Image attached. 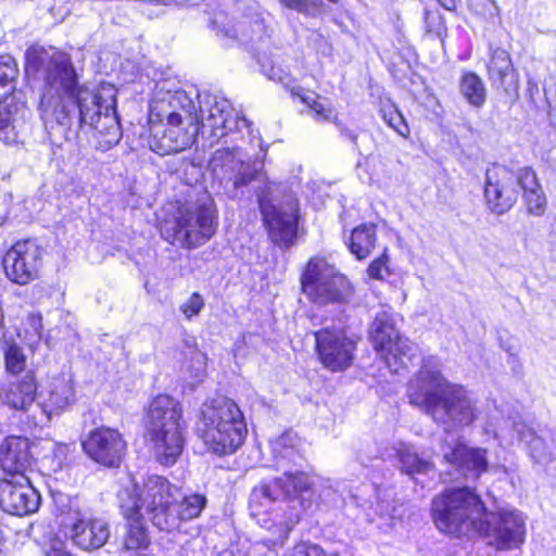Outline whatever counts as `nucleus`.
Wrapping results in <instances>:
<instances>
[{
	"label": "nucleus",
	"instance_id": "obj_1",
	"mask_svg": "<svg viewBox=\"0 0 556 556\" xmlns=\"http://www.w3.org/2000/svg\"><path fill=\"white\" fill-rule=\"evenodd\" d=\"M25 72L42 80L38 110L45 124L71 126L77 117L80 127L88 125L96 131L102 150L121 141L116 90L112 85L102 84L97 89L79 85L70 55L53 47L29 48Z\"/></svg>",
	"mask_w": 556,
	"mask_h": 556
},
{
	"label": "nucleus",
	"instance_id": "obj_2",
	"mask_svg": "<svg viewBox=\"0 0 556 556\" xmlns=\"http://www.w3.org/2000/svg\"><path fill=\"white\" fill-rule=\"evenodd\" d=\"M409 403L419 407L445 431L471 426L479 417L478 401L465 387L441 374L440 361L429 356L407 388Z\"/></svg>",
	"mask_w": 556,
	"mask_h": 556
},
{
	"label": "nucleus",
	"instance_id": "obj_3",
	"mask_svg": "<svg viewBox=\"0 0 556 556\" xmlns=\"http://www.w3.org/2000/svg\"><path fill=\"white\" fill-rule=\"evenodd\" d=\"M283 470V476L277 478V485H280V491L288 502L279 504L273 511V518L258 519L261 526L273 533V538L265 540L264 543H271L274 546H282L304 511L312 507L315 488L321 481L320 478L299 469Z\"/></svg>",
	"mask_w": 556,
	"mask_h": 556
},
{
	"label": "nucleus",
	"instance_id": "obj_4",
	"mask_svg": "<svg viewBox=\"0 0 556 556\" xmlns=\"http://www.w3.org/2000/svg\"><path fill=\"white\" fill-rule=\"evenodd\" d=\"M186 429L177 400L166 394L152 400L147 414V435L153 456L162 466L170 467L181 456Z\"/></svg>",
	"mask_w": 556,
	"mask_h": 556
},
{
	"label": "nucleus",
	"instance_id": "obj_5",
	"mask_svg": "<svg viewBox=\"0 0 556 556\" xmlns=\"http://www.w3.org/2000/svg\"><path fill=\"white\" fill-rule=\"evenodd\" d=\"M195 433L210 452L222 456L233 453L242 445L247 425L232 400L217 397L203 403Z\"/></svg>",
	"mask_w": 556,
	"mask_h": 556
},
{
	"label": "nucleus",
	"instance_id": "obj_6",
	"mask_svg": "<svg viewBox=\"0 0 556 556\" xmlns=\"http://www.w3.org/2000/svg\"><path fill=\"white\" fill-rule=\"evenodd\" d=\"M217 214L214 200L206 192L177 207L176 213L161 224V235L173 245L194 249L216 231Z\"/></svg>",
	"mask_w": 556,
	"mask_h": 556
},
{
	"label": "nucleus",
	"instance_id": "obj_7",
	"mask_svg": "<svg viewBox=\"0 0 556 556\" xmlns=\"http://www.w3.org/2000/svg\"><path fill=\"white\" fill-rule=\"evenodd\" d=\"M431 509L438 529L456 536L476 533L486 514L480 496L468 486L445 490L432 500Z\"/></svg>",
	"mask_w": 556,
	"mask_h": 556
},
{
	"label": "nucleus",
	"instance_id": "obj_8",
	"mask_svg": "<svg viewBox=\"0 0 556 556\" xmlns=\"http://www.w3.org/2000/svg\"><path fill=\"white\" fill-rule=\"evenodd\" d=\"M301 285L306 296L318 305L344 304L353 295V287L348 278L323 257L309 260Z\"/></svg>",
	"mask_w": 556,
	"mask_h": 556
},
{
	"label": "nucleus",
	"instance_id": "obj_9",
	"mask_svg": "<svg viewBox=\"0 0 556 556\" xmlns=\"http://www.w3.org/2000/svg\"><path fill=\"white\" fill-rule=\"evenodd\" d=\"M210 168L214 181H217L229 197H237L239 189L253 180L263 181V163L248 160L239 147L217 149L211 156Z\"/></svg>",
	"mask_w": 556,
	"mask_h": 556
},
{
	"label": "nucleus",
	"instance_id": "obj_10",
	"mask_svg": "<svg viewBox=\"0 0 556 556\" xmlns=\"http://www.w3.org/2000/svg\"><path fill=\"white\" fill-rule=\"evenodd\" d=\"M369 338L374 349L384 359L393 374H400L418 358V348L407 338L401 337L395 328L392 314L382 309L375 315Z\"/></svg>",
	"mask_w": 556,
	"mask_h": 556
},
{
	"label": "nucleus",
	"instance_id": "obj_11",
	"mask_svg": "<svg viewBox=\"0 0 556 556\" xmlns=\"http://www.w3.org/2000/svg\"><path fill=\"white\" fill-rule=\"evenodd\" d=\"M276 187V184L266 181L257 187L256 197L269 237L274 242L288 247L296 236L298 202L288 194L279 205L273 204L270 195Z\"/></svg>",
	"mask_w": 556,
	"mask_h": 556
},
{
	"label": "nucleus",
	"instance_id": "obj_12",
	"mask_svg": "<svg viewBox=\"0 0 556 556\" xmlns=\"http://www.w3.org/2000/svg\"><path fill=\"white\" fill-rule=\"evenodd\" d=\"M200 117L202 132H208L216 139L227 136L232 127L238 131L245 129L251 143H257L265 156L266 151L262 147V139L254 134L250 121L235 112L229 100L212 94L205 96L200 105Z\"/></svg>",
	"mask_w": 556,
	"mask_h": 556
},
{
	"label": "nucleus",
	"instance_id": "obj_13",
	"mask_svg": "<svg viewBox=\"0 0 556 556\" xmlns=\"http://www.w3.org/2000/svg\"><path fill=\"white\" fill-rule=\"evenodd\" d=\"M137 494L140 509L144 508L154 527L162 531L176 530V517L170 515L172 507L179 493V489L161 476H149Z\"/></svg>",
	"mask_w": 556,
	"mask_h": 556
},
{
	"label": "nucleus",
	"instance_id": "obj_14",
	"mask_svg": "<svg viewBox=\"0 0 556 556\" xmlns=\"http://www.w3.org/2000/svg\"><path fill=\"white\" fill-rule=\"evenodd\" d=\"M476 534L486 538L490 545L501 551L519 548L526 539L525 517L518 510H486Z\"/></svg>",
	"mask_w": 556,
	"mask_h": 556
},
{
	"label": "nucleus",
	"instance_id": "obj_15",
	"mask_svg": "<svg viewBox=\"0 0 556 556\" xmlns=\"http://www.w3.org/2000/svg\"><path fill=\"white\" fill-rule=\"evenodd\" d=\"M121 511L126 519V532L123 538V551L146 549L150 545L148 528L140 513L137 484L132 477L122 485L117 493Z\"/></svg>",
	"mask_w": 556,
	"mask_h": 556
},
{
	"label": "nucleus",
	"instance_id": "obj_16",
	"mask_svg": "<svg viewBox=\"0 0 556 556\" xmlns=\"http://www.w3.org/2000/svg\"><path fill=\"white\" fill-rule=\"evenodd\" d=\"M45 250L31 239L15 242L4 254L5 276L14 283L25 286L39 277Z\"/></svg>",
	"mask_w": 556,
	"mask_h": 556
},
{
	"label": "nucleus",
	"instance_id": "obj_17",
	"mask_svg": "<svg viewBox=\"0 0 556 556\" xmlns=\"http://www.w3.org/2000/svg\"><path fill=\"white\" fill-rule=\"evenodd\" d=\"M167 124L162 134L155 131L150 140L151 150L160 155L178 153L191 147L199 134V119L197 116L181 113L167 114Z\"/></svg>",
	"mask_w": 556,
	"mask_h": 556
},
{
	"label": "nucleus",
	"instance_id": "obj_18",
	"mask_svg": "<svg viewBox=\"0 0 556 556\" xmlns=\"http://www.w3.org/2000/svg\"><path fill=\"white\" fill-rule=\"evenodd\" d=\"M315 341L317 355L329 370L341 371L352 365L356 343L344 331L324 328L315 332Z\"/></svg>",
	"mask_w": 556,
	"mask_h": 556
},
{
	"label": "nucleus",
	"instance_id": "obj_19",
	"mask_svg": "<svg viewBox=\"0 0 556 556\" xmlns=\"http://www.w3.org/2000/svg\"><path fill=\"white\" fill-rule=\"evenodd\" d=\"M484 198L492 213L503 215L508 212L518 199L515 173L506 167L488 169Z\"/></svg>",
	"mask_w": 556,
	"mask_h": 556
},
{
	"label": "nucleus",
	"instance_id": "obj_20",
	"mask_svg": "<svg viewBox=\"0 0 556 556\" xmlns=\"http://www.w3.org/2000/svg\"><path fill=\"white\" fill-rule=\"evenodd\" d=\"M83 448L96 463L118 467L126 452V442L117 430L101 427L89 433Z\"/></svg>",
	"mask_w": 556,
	"mask_h": 556
},
{
	"label": "nucleus",
	"instance_id": "obj_21",
	"mask_svg": "<svg viewBox=\"0 0 556 556\" xmlns=\"http://www.w3.org/2000/svg\"><path fill=\"white\" fill-rule=\"evenodd\" d=\"M40 495L30 477L0 480V507L11 515L26 516L38 510Z\"/></svg>",
	"mask_w": 556,
	"mask_h": 556
},
{
	"label": "nucleus",
	"instance_id": "obj_22",
	"mask_svg": "<svg viewBox=\"0 0 556 556\" xmlns=\"http://www.w3.org/2000/svg\"><path fill=\"white\" fill-rule=\"evenodd\" d=\"M441 453L443 459L465 478L476 479L488 468L486 450L470 447L456 438H446Z\"/></svg>",
	"mask_w": 556,
	"mask_h": 556
},
{
	"label": "nucleus",
	"instance_id": "obj_23",
	"mask_svg": "<svg viewBox=\"0 0 556 556\" xmlns=\"http://www.w3.org/2000/svg\"><path fill=\"white\" fill-rule=\"evenodd\" d=\"M111 536L110 523L104 518L87 517L80 509L75 510V520L70 527V539L84 551L102 547Z\"/></svg>",
	"mask_w": 556,
	"mask_h": 556
},
{
	"label": "nucleus",
	"instance_id": "obj_24",
	"mask_svg": "<svg viewBox=\"0 0 556 556\" xmlns=\"http://www.w3.org/2000/svg\"><path fill=\"white\" fill-rule=\"evenodd\" d=\"M30 442L23 437L11 435L0 444V466L11 478H28L34 457Z\"/></svg>",
	"mask_w": 556,
	"mask_h": 556
},
{
	"label": "nucleus",
	"instance_id": "obj_25",
	"mask_svg": "<svg viewBox=\"0 0 556 556\" xmlns=\"http://www.w3.org/2000/svg\"><path fill=\"white\" fill-rule=\"evenodd\" d=\"M488 76L493 88L502 90L509 98L518 97L519 76L506 50L491 48Z\"/></svg>",
	"mask_w": 556,
	"mask_h": 556
},
{
	"label": "nucleus",
	"instance_id": "obj_26",
	"mask_svg": "<svg viewBox=\"0 0 556 556\" xmlns=\"http://www.w3.org/2000/svg\"><path fill=\"white\" fill-rule=\"evenodd\" d=\"M43 410L48 415L60 414L76 402V391L71 374L51 377L45 387Z\"/></svg>",
	"mask_w": 556,
	"mask_h": 556
},
{
	"label": "nucleus",
	"instance_id": "obj_27",
	"mask_svg": "<svg viewBox=\"0 0 556 556\" xmlns=\"http://www.w3.org/2000/svg\"><path fill=\"white\" fill-rule=\"evenodd\" d=\"M227 20L223 14L215 15L212 25L218 36H224L230 39H239L242 43H250L261 41L266 35V27L264 21L256 16L254 20H244L237 26L225 23Z\"/></svg>",
	"mask_w": 556,
	"mask_h": 556
},
{
	"label": "nucleus",
	"instance_id": "obj_28",
	"mask_svg": "<svg viewBox=\"0 0 556 556\" xmlns=\"http://www.w3.org/2000/svg\"><path fill=\"white\" fill-rule=\"evenodd\" d=\"M28 114L22 102L0 105V140L5 144L17 143L26 129Z\"/></svg>",
	"mask_w": 556,
	"mask_h": 556
},
{
	"label": "nucleus",
	"instance_id": "obj_29",
	"mask_svg": "<svg viewBox=\"0 0 556 556\" xmlns=\"http://www.w3.org/2000/svg\"><path fill=\"white\" fill-rule=\"evenodd\" d=\"M37 382L35 375L28 371L22 379L1 388L0 399L12 409L27 410L36 400Z\"/></svg>",
	"mask_w": 556,
	"mask_h": 556
},
{
	"label": "nucleus",
	"instance_id": "obj_30",
	"mask_svg": "<svg viewBox=\"0 0 556 556\" xmlns=\"http://www.w3.org/2000/svg\"><path fill=\"white\" fill-rule=\"evenodd\" d=\"M150 110L162 121L167 119V114L172 113L193 116L195 105L186 91L175 90L173 92L167 91L162 98L154 100Z\"/></svg>",
	"mask_w": 556,
	"mask_h": 556
},
{
	"label": "nucleus",
	"instance_id": "obj_31",
	"mask_svg": "<svg viewBox=\"0 0 556 556\" xmlns=\"http://www.w3.org/2000/svg\"><path fill=\"white\" fill-rule=\"evenodd\" d=\"M513 428L517 437L528 444L529 454L536 464L547 465L554 462V451L551 444L544 439L545 437L538 435L522 421H514Z\"/></svg>",
	"mask_w": 556,
	"mask_h": 556
},
{
	"label": "nucleus",
	"instance_id": "obj_32",
	"mask_svg": "<svg viewBox=\"0 0 556 556\" xmlns=\"http://www.w3.org/2000/svg\"><path fill=\"white\" fill-rule=\"evenodd\" d=\"M273 454L277 460V466L285 469L288 463L294 466H301L303 455L300 451L301 440L296 433L286 431L277 439L270 442Z\"/></svg>",
	"mask_w": 556,
	"mask_h": 556
},
{
	"label": "nucleus",
	"instance_id": "obj_33",
	"mask_svg": "<svg viewBox=\"0 0 556 556\" xmlns=\"http://www.w3.org/2000/svg\"><path fill=\"white\" fill-rule=\"evenodd\" d=\"M394 450L401 465V470L405 475L412 477L414 475H426L434 468L432 462L419 457L414 447L409 444L399 442L394 446Z\"/></svg>",
	"mask_w": 556,
	"mask_h": 556
},
{
	"label": "nucleus",
	"instance_id": "obj_34",
	"mask_svg": "<svg viewBox=\"0 0 556 556\" xmlns=\"http://www.w3.org/2000/svg\"><path fill=\"white\" fill-rule=\"evenodd\" d=\"M277 484V479H275L270 483L263 482L253 488L249 500L253 515L260 516L266 513L267 509L278 501L279 496H283V493L280 491V485Z\"/></svg>",
	"mask_w": 556,
	"mask_h": 556
},
{
	"label": "nucleus",
	"instance_id": "obj_35",
	"mask_svg": "<svg viewBox=\"0 0 556 556\" xmlns=\"http://www.w3.org/2000/svg\"><path fill=\"white\" fill-rule=\"evenodd\" d=\"M206 504L207 498L200 493L186 495L180 502L176 498L170 510V515H174L177 519L176 530L180 527L182 521H189L198 518Z\"/></svg>",
	"mask_w": 556,
	"mask_h": 556
},
{
	"label": "nucleus",
	"instance_id": "obj_36",
	"mask_svg": "<svg viewBox=\"0 0 556 556\" xmlns=\"http://www.w3.org/2000/svg\"><path fill=\"white\" fill-rule=\"evenodd\" d=\"M376 240V226L372 224H363L354 228L351 232L349 249L358 260H363L371 253Z\"/></svg>",
	"mask_w": 556,
	"mask_h": 556
},
{
	"label": "nucleus",
	"instance_id": "obj_37",
	"mask_svg": "<svg viewBox=\"0 0 556 556\" xmlns=\"http://www.w3.org/2000/svg\"><path fill=\"white\" fill-rule=\"evenodd\" d=\"M363 493L374 492L375 501H366L362 505L368 504L370 510L367 516L369 521H374L375 517L387 518L391 517L393 513V500L389 490L377 488L374 484L363 485Z\"/></svg>",
	"mask_w": 556,
	"mask_h": 556
},
{
	"label": "nucleus",
	"instance_id": "obj_38",
	"mask_svg": "<svg viewBox=\"0 0 556 556\" xmlns=\"http://www.w3.org/2000/svg\"><path fill=\"white\" fill-rule=\"evenodd\" d=\"M460 94L467 102L476 108H481L486 100V89L482 79L475 73L463 75L459 84Z\"/></svg>",
	"mask_w": 556,
	"mask_h": 556
},
{
	"label": "nucleus",
	"instance_id": "obj_39",
	"mask_svg": "<svg viewBox=\"0 0 556 556\" xmlns=\"http://www.w3.org/2000/svg\"><path fill=\"white\" fill-rule=\"evenodd\" d=\"M206 361V355L201 351H193V354L185 357L181 371L184 379L191 388L197 387L205 378Z\"/></svg>",
	"mask_w": 556,
	"mask_h": 556
},
{
	"label": "nucleus",
	"instance_id": "obj_40",
	"mask_svg": "<svg viewBox=\"0 0 556 556\" xmlns=\"http://www.w3.org/2000/svg\"><path fill=\"white\" fill-rule=\"evenodd\" d=\"M5 368L11 374H20L26 367V355L16 343L8 345L4 352Z\"/></svg>",
	"mask_w": 556,
	"mask_h": 556
},
{
	"label": "nucleus",
	"instance_id": "obj_41",
	"mask_svg": "<svg viewBox=\"0 0 556 556\" xmlns=\"http://www.w3.org/2000/svg\"><path fill=\"white\" fill-rule=\"evenodd\" d=\"M68 446L65 444H56L51 455L43 458V467L50 472L56 473L62 470L67 459Z\"/></svg>",
	"mask_w": 556,
	"mask_h": 556
},
{
	"label": "nucleus",
	"instance_id": "obj_42",
	"mask_svg": "<svg viewBox=\"0 0 556 556\" xmlns=\"http://www.w3.org/2000/svg\"><path fill=\"white\" fill-rule=\"evenodd\" d=\"M16 73L15 66H11L8 63L0 64V101L8 99L14 91Z\"/></svg>",
	"mask_w": 556,
	"mask_h": 556
},
{
	"label": "nucleus",
	"instance_id": "obj_43",
	"mask_svg": "<svg viewBox=\"0 0 556 556\" xmlns=\"http://www.w3.org/2000/svg\"><path fill=\"white\" fill-rule=\"evenodd\" d=\"M527 210L530 214L541 216L545 212L546 198L543 193L542 188L533 190L523 194Z\"/></svg>",
	"mask_w": 556,
	"mask_h": 556
},
{
	"label": "nucleus",
	"instance_id": "obj_44",
	"mask_svg": "<svg viewBox=\"0 0 556 556\" xmlns=\"http://www.w3.org/2000/svg\"><path fill=\"white\" fill-rule=\"evenodd\" d=\"M516 187L519 186L522 189L523 194L533 190H538L541 188L539 184L536 174L530 167H523L519 169L516 174Z\"/></svg>",
	"mask_w": 556,
	"mask_h": 556
},
{
	"label": "nucleus",
	"instance_id": "obj_45",
	"mask_svg": "<svg viewBox=\"0 0 556 556\" xmlns=\"http://www.w3.org/2000/svg\"><path fill=\"white\" fill-rule=\"evenodd\" d=\"M383 119L388 125L393 128L399 135L407 137L409 134L408 126L403 115L396 109L383 111Z\"/></svg>",
	"mask_w": 556,
	"mask_h": 556
},
{
	"label": "nucleus",
	"instance_id": "obj_46",
	"mask_svg": "<svg viewBox=\"0 0 556 556\" xmlns=\"http://www.w3.org/2000/svg\"><path fill=\"white\" fill-rule=\"evenodd\" d=\"M203 306L204 301L202 296L198 292H194L186 302L180 305V311L186 316V318L190 319L193 316L199 315Z\"/></svg>",
	"mask_w": 556,
	"mask_h": 556
},
{
	"label": "nucleus",
	"instance_id": "obj_47",
	"mask_svg": "<svg viewBox=\"0 0 556 556\" xmlns=\"http://www.w3.org/2000/svg\"><path fill=\"white\" fill-rule=\"evenodd\" d=\"M54 505L61 515H73V521L75 520V510L79 508L73 506V502L67 495L54 496Z\"/></svg>",
	"mask_w": 556,
	"mask_h": 556
},
{
	"label": "nucleus",
	"instance_id": "obj_48",
	"mask_svg": "<svg viewBox=\"0 0 556 556\" xmlns=\"http://www.w3.org/2000/svg\"><path fill=\"white\" fill-rule=\"evenodd\" d=\"M367 273L370 278L374 279H383L384 275L383 273L388 274V268L386 266V258L384 257H378L374 260L370 265L367 268Z\"/></svg>",
	"mask_w": 556,
	"mask_h": 556
},
{
	"label": "nucleus",
	"instance_id": "obj_49",
	"mask_svg": "<svg viewBox=\"0 0 556 556\" xmlns=\"http://www.w3.org/2000/svg\"><path fill=\"white\" fill-rule=\"evenodd\" d=\"M311 110L315 118L319 121H327L332 114L330 108L325 102L320 101L319 97L313 101Z\"/></svg>",
	"mask_w": 556,
	"mask_h": 556
},
{
	"label": "nucleus",
	"instance_id": "obj_50",
	"mask_svg": "<svg viewBox=\"0 0 556 556\" xmlns=\"http://www.w3.org/2000/svg\"><path fill=\"white\" fill-rule=\"evenodd\" d=\"M293 556H328L319 546L301 544L295 546Z\"/></svg>",
	"mask_w": 556,
	"mask_h": 556
},
{
	"label": "nucleus",
	"instance_id": "obj_51",
	"mask_svg": "<svg viewBox=\"0 0 556 556\" xmlns=\"http://www.w3.org/2000/svg\"><path fill=\"white\" fill-rule=\"evenodd\" d=\"M287 9L294 10L302 14H308L307 0H278Z\"/></svg>",
	"mask_w": 556,
	"mask_h": 556
},
{
	"label": "nucleus",
	"instance_id": "obj_52",
	"mask_svg": "<svg viewBox=\"0 0 556 556\" xmlns=\"http://www.w3.org/2000/svg\"><path fill=\"white\" fill-rule=\"evenodd\" d=\"M28 326L30 327V331L38 339L41 338L42 333V317L39 314H30L27 318Z\"/></svg>",
	"mask_w": 556,
	"mask_h": 556
},
{
	"label": "nucleus",
	"instance_id": "obj_53",
	"mask_svg": "<svg viewBox=\"0 0 556 556\" xmlns=\"http://www.w3.org/2000/svg\"><path fill=\"white\" fill-rule=\"evenodd\" d=\"M193 351H200L198 349V343H197L195 338L190 337V336L186 337L184 339V355H185V357H188L191 354H193Z\"/></svg>",
	"mask_w": 556,
	"mask_h": 556
},
{
	"label": "nucleus",
	"instance_id": "obj_54",
	"mask_svg": "<svg viewBox=\"0 0 556 556\" xmlns=\"http://www.w3.org/2000/svg\"><path fill=\"white\" fill-rule=\"evenodd\" d=\"M435 21L440 22L441 17L439 15L434 14V13L429 12V11H427L425 13V23L427 24V27H428L429 31H432V30L439 31V29H434V26H433Z\"/></svg>",
	"mask_w": 556,
	"mask_h": 556
},
{
	"label": "nucleus",
	"instance_id": "obj_55",
	"mask_svg": "<svg viewBox=\"0 0 556 556\" xmlns=\"http://www.w3.org/2000/svg\"><path fill=\"white\" fill-rule=\"evenodd\" d=\"M545 96L549 108V116L556 126V94L554 97H551L546 91Z\"/></svg>",
	"mask_w": 556,
	"mask_h": 556
},
{
	"label": "nucleus",
	"instance_id": "obj_56",
	"mask_svg": "<svg viewBox=\"0 0 556 556\" xmlns=\"http://www.w3.org/2000/svg\"><path fill=\"white\" fill-rule=\"evenodd\" d=\"M317 98H318V96L312 92V93L305 94L302 98V100L311 109L313 101L316 100Z\"/></svg>",
	"mask_w": 556,
	"mask_h": 556
},
{
	"label": "nucleus",
	"instance_id": "obj_57",
	"mask_svg": "<svg viewBox=\"0 0 556 556\" xmlns=\"http://www.w3.org/2000/svg\"><path fill=\"white\" fill-rule=\"evenodd\" d=\"M440 4L446 10L455 9V0H438Z\"/></svg>",
	"mask_w": 556,
	"mask_h": 556
},
{
	"label": "nucleus",
	"instance_id": "obj_58",
	"mask_svg": "<svg viewBox=\"0 0 556 556\" xmlns=\"http://www.w3.org/2000/svg\"><path fill=\"white\" fill-rule=\"evenodd\" d=\"M342 135L345 136L350 141L352 142H356V139H357V136L352 131V130H349V129H342Z\"/></svg>",
	"mask_w": 556,
	"mask_h": 556
},
{
	"label": "nucleus",
	"instance_id": "obj_59",
	"mask_svg": "<svg viewBox=\"0 0 556 556\" xmlns=\"http://www.w3.org/2000/svg\"><path fill=\"white\" fill-rule=\"evenodd\" d=\"M269 79L282 81L281 75H279L274 67L270 68V73H268Z\"/></svg>",
	"mask_w": 556,
	"mask_h": 556
},
{
	"label": "nucleus",
	"instance_id": "obj_60",
	"mask_svg": "<svg viewBox=\"0 0 556 556\" xmlns=\"http://www.w3.org/2000/svg\"><path fill=\"white\" fill-rule=\"evenodd\" d=\"M7 220V214L5 213H0V225H3Z\"/></svg>",
	"mask_w": 556,
	"mask_h": 556
},
{
	"label": "nucleus",
	"instance_id": "obj_61",
	"mask_svg": "<svg viewBox=\"0 0 556 556\" xmlns=\"http://www.w3.org/2000/svg\"><path fill=\"white\" fill-rule=\"evenodd\" d=\"M277 554L276 551H269L268 554H266V556H275Z\"/></svg>",
	"mask_w": 556,
	"mask_h": 556
},
{
	"label": "nucleus",
	"instance_id": "obj_62",
	"mask_svg": "<svg viewBox=\"0 0 556 556\" xmlns=\"http://www.w3.org/2000/svg\"><path fill=\"white\" fill-rule=\"evenodd\" d=\"M144 12H146L150 17H152V16H153V14H154V12L149 11V10H147V11H144Z\"/></svg>",
	"mask_w": 556,
	"mask_h": 556
}]
</instances>
